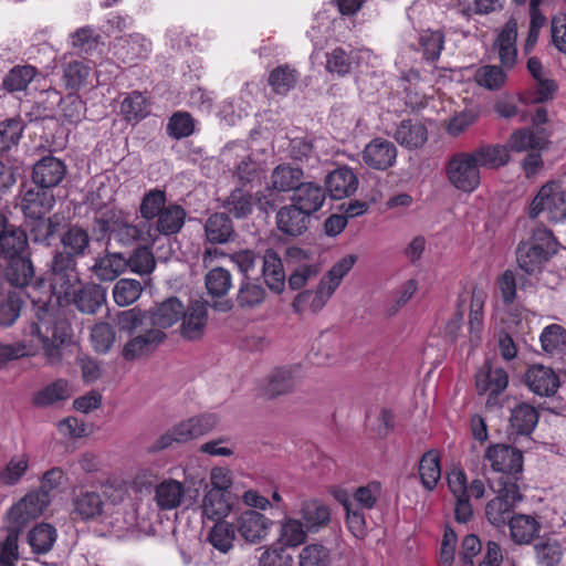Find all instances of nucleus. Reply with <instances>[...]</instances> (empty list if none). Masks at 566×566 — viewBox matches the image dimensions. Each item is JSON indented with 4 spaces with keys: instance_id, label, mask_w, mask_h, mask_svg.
Returning a JSON list of instances; mask_svg holds the SVG:
<instances>
[{
    "instance_id": "nucleus-1",
    "label": "nucleus",
    "mask_w": 566,
    "mask_h": 566,
    "mask_svg": "<svg viewBox=\"0 0 566 566\" xmlns=\"http://www.w3.org/2000/svg\"><path fill=\"white\" fill-rule=\"evenodd\" d=\"M28 335L31 337L29 340L0 343V367L11 360L35 356L40 350L43 352L48 365L55 366L62 361V346L70 337V328L65 321L56 319L48 311H43L39 322L30 326Z\"/></svg>"
},
{
    "instance_id": "nucleus-2",
    "label": "nucleus",
    "mask_w": 566,
    "mask_h": 566,
    "mask_svg": "<svg viewBox=\"0 0 566 566\" xmlns=\"http://www.w3.org/2000/svg\"><path fill=\"white\" fill-rule=\"evenodd\" d=\"M81 286L75 260L67 254H55L51 265L50 290L44 292L45 297H43L50 311L56 316L50 304L52 297L59 305L70 304Z\"/></svg>"
},
{
    "instance_id": "nucleus-3",
    "label": "nucleus",
    "mask_w": 566,
    "mask_h": 566,
    "mask_svg": "<svg viewBox=\"0 0 566 566\" xmlns=\"http://www.w3.org/2000/svg\"><path fill=\"white\" fill-rule=\"evenodd\" d=\"M521 500L522 494L516 481L510 476H501L496 486V496L485 507L489 522L494 526H502L506 521L510 522L512 510Z\"/></svg>"
},
{
    "instance_id": "nucleus-4",
    "label": "nucleus",
    "mask_w": 566,
    "mask_h": 566,
    "mask_svg": "<svg viewBox=\"0 0 566 566\" xmlns=\"http://www.w3.org/2000/svg\"><path fill=\"white\" fill-rule=\"evenodd\" d=\"M545 213L547 220L560 222L566 219V189L557 182L544 185L533 199L528 214L532 219Z\"/></svg>"
},
{
    "instance_id": "nucleus-5",
    "label": "nucleus",
    "mask_w": 566,
    "mask_h": 566,
    "mask_svg": "<svg viewBox=\"0 0 566 566\" xmlns=\"http://www.w3.org/2000/svg\"><path fill=\"white\" fill-rule=\"evenodd\" d=\"M446 177L452 187L462 192H473L481 182L480 169L470 153L465 151L448 159Z\"/></svg>"
},
{
    "instance_id": "nucleus-6",
    "label": "nucleus",
    "mask_w": 566,
    "mask_h": 566,
    "mask_svg": "<svg viewBox=\"0 0 566 566\" xmlns=\"http://www.w3.org/2000/svg\"><path fill=\"white\" fill-rule=\"evenodd\" d=\"M102 222L103 229L115 233L117 240L123 244H130L135 241L154 244L148 223L132 224L120 210H108Z\"/></svg>"
},
{
    "instance_id": "nucleus-7",
    "label": "nucleus",
    "mask_w": 566,
    "mask_h": 566,
    "mask_svg": "<svg viewBox=\"0 0 566 566\" xmlns=\"http://www.w3.org/2000/svg\"><path fill=\"white\" fill-rule=\"evenodd\" d=\"M33 274L34 272L31 261L29 259L19 258L11 262V266L7 275L13 285L27 286V295L31 298L32 303L36 307V322H39V316L43 311H48L56 319H60L50 311L46 305V300L42 298L40 295V290L45 287V284L43 282L30 284Z\"/></svg>"
},
{
    "instance_id": "nucleus-8",
    "label": "nucleus",
    "mask_w": 566,
    "mask_h": 566,
    "mask_svg": "<svg viewBox=\"0 0 566 566\" xmlns=\"http://www.w3.org/2000/svg\"><path fill=\"white\" fill-rule=\"evenodd\" d=\"M51 502L45 492H30L13 504L7 513L10 528L18 532L30 521L39 517Z\"/></svg>"
},
{
    "instance_id": "nucleus-9",
    "label": "nucleus",
    "mask_w": 566,
    "mask_h": 566,
    "mask_svg": "<svg viewBox=\"0 0 566 566\" xmlns=\"http://www.w3.org/2000/svg\"><path fill=\"white\" fill-rule=\"evenodd\" d=\"M234 526L244 542L259 544L269 536L273 521L260 511L248 509L237 516Z\"/></svg>"
},
{
    "instance_id": "nucleus-10",
    "label": "nucleus",
    "mask_w": 566,
    "mask_h": 566,
    "mask_svg": "<svg viewBox=\"0 0 566 566\" xmlns=\"http://www.w3.org/2000/svg\"><path fill=\"white\" fill-rule=\"evenodd\" d=\"M286 262L295 265L287 280L289 286L293 291L303 289L322 271L321 264L312 260L304 250L297 247H291L286 250Z\"/></svg>"
},
{
    "instance_id": "nucleus-11",
    "label": "nucleus",
    "mask_w": 566,
    "mask_h": 566,
    "mask_svg": "<svg viewBox=\"0 0 566 566\" xmlns=\"http://www.w3.org/2000/svg\"><path fill=\"white\" fill-rule=\"evenodd\" d=\"M361 158L369 168L386 170L395 165L397 148L392 142L376 137L365 146Z\"/></svg>"
},
{
    "instance_id": "nucleus-12",
    "label": "nucleus",
    "mask_w": 566,
    "mask_h": 566,
    "mask_svg": "<svg viewBox=\"0 0 566 566\" xmlns=\"http://www.w3.org/2000/svg\"><path fill=\"white\" fill-rule=\"evenodd\" d=\"M486 459L494 471L501 472L503 476L521 473L523 467L522 453L507 444H495L488 449ZM513 481L515 478L512 476Z\"/></svg>"
},
{
    "instance_id": "nucleus-13",
    "label": "nucleus",
    "mask_w": 566,
    "mask_h": 566,
    "mask_svg": "<svg viewBox=\"0 0 566 566\" xmlns=\"http://www.w3.org/2000/svg\"><path fill=\"white\" fill-rule=\"evenodd\" d=\"M150 52L151 42L139 33L120 36L113 44L114 55L123 63L147 59Z\"/></svg>"
},
{
    "instance_id": "nucleus-14",
    "label": "nucleus",
    "mask_w": 566,
    "mask_h": 566,
    "mask_svg": "<svg viewBox=\"0 0 566 566\" xmlns=\"http://www.w3.org/2000/svg\"><path fill=\"white\" fill-rule=\"evenodd\" d=\"M166 338L159 328H150L132 337L123 347L122 355L126 360H135L150 355Z\"/></svg>"
},
{
    "instance_id": "nucleus-15",
    "label": "nucleus",
    "mask_w": 566,
    "mask_h": 566,
    "mask_svg": "<svg viewBox=\"0 0 566 566\" xmlns=\"http://www.w3.org/2000/svg\"><path fill=\"white\" fill-rule=\"evenodd\" d=\"M186 211L175 203L168 205L156 218V221L148 223V228L155 243L159 235H171L178 233L185 224Z\"/></svg>"
},
{
    "instance_id": "nucleus-16",
    "label": "nucleus",
    "mask_w": 566,
    "mask_h": 566,
    "mask_svg": "<svg viewBox=\"0 0 566 566\" xmlns=\"http://www.w3.org/2000/svg\"><path fill=\"white\" fill-rule=\"evenodd\" d=\"M303 377L301 365H290L275 368L268 377L265 394L277 397L291 392Z\"/></svg>"
},
{
    "instance_id": "nucleus-17",
    "label": "nucleus",
    "mask_w": 566,
    "mask_h": 566,
    "mask_svg": "<svg viewBox=\"0 0 566 566\" xmlns=\"http://www.w3.org/2000/svg\"><path fill=\"white\" fill-rule=\"evenodd\" d=\"M448 485L455 499V518L458 522L467 523L473 513L468 495V482L463 471L454 469L448 474Z\"/></svg>"
},
{
    "instance_id": "nucleus-18",
    "label": "nucleus",
    "mask_w": 566,
    "mask_h": 566,
    "mask_svg": "<svg viewBox=\"0 0 566 566\" xmlns=\"http://www.w3.org/2000/svg\"><path fill=\"white\" fill-rule=\"evenodd\" d=\"M66 167L64 163L53 156L40 159L33 167L32 179L41 188L57 186L64 178Z\"/></svg>"
},
{
    "instance_id": "nucleus-19",
    "label": "nucleus",
    "mask_w": 566,
    "mask_h": 566,
    "mask_svg": "<svg viewBox=\"0 0 566 566\" xmlns=\"http://www.w3.org/2000/svg\"><path fill=\"white\" fill-rule=\"evenodd\" d=\"M517 38V22L515 19H510L495 41V49L504 69L511 70L514 67L517 59L516 49Z\"/></svg>"
},
{
    "instance_id": "nucleus-20",
    "label": "nucleus",
    "mask_w": 566,
    "mask_h": 566,
    "mask_svg": "<svg viewBox=\"0 0 566 566\" xmlns=\"http://www.w3.org/2000/svg\"><path fill=\"white\" fill-rule=\"evenodd\" d=\"M185 314V306L178 297L171 296L147 312L154 328H167L176 324Z\"/></svg>"
},
{
    "instance_id": "nucleus-21",
    "label": "nucleus",
    "mask_w": 566,
    "mask_h": 566,
    "mask_svg": "<svg viewBox=\"0 0 566 566\" xmlns=\"http://www.w3.org/2000/svg\"><path fill=\"white\" fill-rule=\"evenodd\" d=\"M262 276L271 292L275 294L283 293L286 275L281 258L272 249H268L263 254Z\"/></svg>"
},
{
    "instance_id": "nucleus-22",
    "label": "nucleus",
    "mask_w": 566,
    "mask_h": 566,
    "mask_svg": "<svg viewBox=\"0 0 566 566\" xmlns=\"http://www.w3.org/2000/svg\"><path fill=\"white\" fill-rule=\"evenodd\" d=\"M325 185L329 196L335 200H340L355 193L358 179L352 169L342 167L328 174Z\"/></svg>"
},
{
    "instance_id": "nucleus-23",
    "label": "nucleus",
    "mask_w": 566,
    "mask_h": 566,
    "mask_svg": "<svg viewBox=\"0 0 566 566\" xmlns=\"http://www.w3.org/2000/svg\"><path fill=\"white\" fill-rule=\"evenodd\" d=\"M525 380L534 394L543 397L553 396L559 386L558 377L553 369L542 365L530 367Z\"/></svg>"
},
{
    "instance_id": "nucleus-24",
    "label": "nucleus",
    "mask_w": 566,
    "mask_h": 566,
    "mask_svg": "<svg viewBox=\"0 0 566 566\" xmlns=\"http://www.w3.org/2000/svg\"><path fill=\"white\" fill-rule=\"evenodd\" d=\"M181 335L188 340L200 339L205 332L208 321L207 306L201 302L192 303L188 310L185 308V314L181 316Z\"/></svg>"
},
{
    "instance_id": "nucleus-25",
    "label": "nucleus",
    "mask_w": 566,
    "mask_h": 566,
    "mask_svg": "<svg viewBox=\"0 0 566 566\" xmlns=\"http://www.w3.org/2000/svg\"><path fill=\"white\" fill-rule=\"evenodd\" d=\"M186 494V486L175 479H165L155 486L154 500L157 506L164 511L179 507Z\"/></svg>"
},
{
    "instance_id": "nucleus-26",
    "label": "nucleus",
    "mask_w": 566,
    "mask_h": 566,
    "mask_svg": "<svg viewBox=\"0 0 566 566\" xmlns=\"http://www.w3.org/2000/svg\"><path fill=\"white\" fill-rule=\"evenodd\" d=\"M325 190L315 182H302L295 189L293 205L308 216L318 211L325 202Z\"/></svg>"
},
{
    "instance_id": "nucleus-27",
    "label": "nucleus",
    "mask_w": 566,
    "mask_h": 566,
    "mask_svg": "<svg viewBox=\"0 0 566 566\" xmlns=\"http://www.w3.org/2000/svg\"><path fill=\"white\" fill-rule=\"evenodd\" d=\"M307 533L300 518L285 515L279 521L276 544L287 548H296L306 542Z\"/></svg>"
},
{
    "instance_id": "nucleus-28",
    "label": "nucleus",
    "mask_w": 566,
    "mask_h": 566,
    "mask_svg": "<svg viewBox=\"0 0 566 566\" xmlns=\"http://www.w3.org/2000/svg\"><path fill=\"white\" fill-rule=\"evenodd\" d=\"M308 217L295 205L285 206L276 213V226L281 232L297 237L307 230Z\"/></svg>"
},
{
    "instance_id": "nucleus-29",
    "label": "nucleus",
    "mask_w": 566,
    "mask_h": 566,
    "mask_svg": "<svg viewBox=\"0 0 566 566\" xmlns=\"http://www.w3.org/2000/svg\"><path fill=\"white\" fill-rule=\"evenodd\" d=\"M333 296V293L319 281L315 290H304L300 292L292 302L295 313L319 312Z\"/></svg>"
},
{
    "instance_id": "nucleus-30",
    "label": "nucleus",
    "mask_w": 566,
    "mask_h": 566,
    "mask_svg": "<svg viewBox=\"0 0 566 566\" xmlns=\"http://www.w3.org/2000/svg\"><path fill=\"white\" fill-rule=\"evenodd\" d=\"M300 515L303 525L310 533L319 532L331 522L329 507L317 500H306L302 502Z\"/></svg>"
},
{
    "instance_id": "nucleus-31",
    "label": "nucleus",
    "mask_w": 566,
    "mask_h": 566,
    "mask_svg": "<svg viewBox=\"0 0 566 566\" xmlns=\"http://www.w3.org/2000/svg\"><path fill=\"white\" fill-rule=\"evenodd\" d=\"M218 423L212 415H202L185 420L172 429L176 434V442H186L211 431Z\"/></svg>"
},
{
    "instance_id": "nucleus-32",
    "label": "nucleus",
    "mask_w": 566,
    "mask_h": 566,
    "mask_svg": "<svg viewBox=\"0 0 566 566\" xmlns=\"http://www.w3.org/2000/svg\"><path fill=\"white\" fill-rule=\"evenodd\" d=\"M54 196L45 188L30 189L22 198L25 218L45 217L54 207Z\"/></svg>"
},
{
    "instance_id": "nucleus-33",
    "label": "nucleus",
    "mask_w": 566,
    "mask_h": 566,
    "mask_svg": "<svg viewBox=\"0 0 566 566\" xmlns=\"http://www.w3.org/2000/svg\"><path fill=\"white\" fill-rule=\"evenodd\" d=\"M232 510L231 494L206 490L201 511L202 516L212 521H223Z\"/></svg>"
},
{
    "instance_id": "nucleus-34",
    "label": "nucleus",
    "mask_w": 566,
    "mask_h": 566,
    "mask_svg": "<svg viewBox=\"0 0 566 566\" xmlns=\"http://www.w3.org/2000/svg\"><path fill=\"white\" fill-rule=\"evenodd\" d=\"M394 137L401 146L416 149L422 147L428 139V130L419 120H402L397 127Z\"/></svg>"
},
{
    "instance_id": "nucleus-35",
    "label": "nucleus",
    "mask_w": 566,
    "mask_h": 566,
    "mask_svg": "<svg viewBox=\"0 0 566 566\" xmlns=\"http://www.w3.org/2000/svg\"><path fill=\"white\" fill-rule=\"evenodd\" d=\"M509 385V376L502 368L481 369L476 374L475 386L480 395H490L495 397L503 392Z\"/></svg>"
},
{
    "instance_id": "nucleus-36",
    "label": "nucleus",
    "mask_w": 566,
    "mask_h": 566,
    "mask_svg": "<svg viewBox=\"0 0 566 566\" xmlns=\"http://www.w3.org/2000/svg\"><path fill=\"white\" fill-rule=\"evenodd\" d=\"M547 143V136L544 130L534 132L528 128H522L511 135L506 147L513 151L522 153L542 150L546 147Z\"/></svg>"
},
{
    "instance_id": "nucleus-37",
    "label": "nucleus",
    "mask_w": 566,
    "mask_h": 566,
    "mask_svg": "<svg viewBox=\"0 0 566 566\" xmlns=\"http://www.w3.org/2000/svg\"><path fill=\"white\" fill-rule=\"evenodd\" d=\"M478 168H499L510 160L509 148L504 145H483L469 151Z\"/></svg>"
},
{
    "instance_id": "nucleus-38",
    "label": "nucleus",
    "mask_w": 566,
    "mask_h": 566,
    "mask_svg": "<svg viewBox=\"0 0 566 566\" xmlns=\"http://www.w3.org/2000/svg\"><path fill=\"white\" fill-rule=\"evenodd\" d=\"M30 467V458L27 453L15 454L8 462L0 465V486L18 485Z\"/></svg>"
},
{
    "instance_id": "nucleus-39",
    "label": "nucleus",
    "mask_w": 566,
    "mask_h": 566,
    "mask_svg": "<svg viewBox=\"0 0 566 566\" xmlns=\"http://www.w3.org/2000/svg\"><path fill=\"white\" fill-rule=\"evenodd\" d=\"M510 533L517 544H528L538 535L541 525L534 516L518 514L510 518Z\"/></svg>"
},
{
    "instance_id": "nucleus-40",
    "label": "nucleus",
    "mask_w": 566,
    "mask_h": 566,
    "mask_svg": "<svg viewBox=\"0 0 566 566\" xmlns=\"http://www.w3.org/2000/svg\"><path fill=\"white\" fill-rule=\"evenodd\" d=\"M127 268L126 259L119 253H107L95 260L92 271L101 281H113Z\"/></svg>"
},
{
    "instance_id": "nucleus-41",
    "label": "nucleus",
    "mask_w": 566,
    "mask_h": 566,
    "mask_svg": "<svg viewBox=\"0 0 566 566\" xmlns=\"http://www.w3.org/2000/svg\"><path fill=\"white\" fill-rule=\"evenodd\" d=\"M63 251L55 254H67L71 259L75 260L76 256H82L86 253L90 247V235L86 230L72 226L61 239Z\"/></svg>"
},
{
    "instance_id": "nucleus-42",
    "label": "nucleus",
    "mask_w": 566,
    "mask_h": 566,
    "mask_svg": "<svg viewBox=\"0 0 566 566\" xmlns=\"http://www.w3.org/2000/svg\"><path fill=\"white\" fill-rule=\"evenodd\" d=\"M206 238L211 243H226L234 234L233 226L226 213H214L208 218L205 226Z\"/></svg>"
},
{
    "instance_id": "nucleus-43",
    "label": "nucleus",
    "mask_w": 566,
    "mask_h": 566,
    "mask_svg": "<svg viewBox=\"0 0 566 566\" xmlns=\"http://www.w3.org/2000/svg\"><path fill=\"white\" fill-rule=\"evenodd\" d=\"M303 171L291 165H279L271 174V184L279 192H289L301 185Z\"/></svg>"
},
{
    "instance_id": "nucleus-44",
    "label": "nucleus",
    "mask_w": 566,
    "mask_h": 566,
    "mask_svg": "<svg viewBox=\"0 0 566 566\" xmlns=\"http://www.w3.org/2000/svg\"><path fill=\"white\" fill-rule=\"evenodd\" d=\"M235 526L227 521H218L209 531L207 541L222 554L233 548L235 539Z\"/></svg>"
},
{
    "instance_id": "nucleus-45",
    "label": "nucleus",
    "mask_w": 566,
    "mask_h": 566,
    "mask_svg": "<svg viewBox=\"0 0 566 566\" xmlns=\"http://www.w3.org/2000/svg\"><path fill=\"white\" fill-rule=\"evenodd\" d=\"M28 247L27 233L14 227L10 226L8 231L0 238V253L6 258L15 260L19 259Z\"/></svg>"
},
{
    "instance_id": "nucleus-46",
    "label": "nucleus",
    "mask_w": 566,
    "mask_h": 566,
    "mask_svg": "<svg viewBox=\"0 0 566 566\" xmlns=\"http://www.w3.org/2000/svg\"><path fill=\"white\" fill-rule=\"evenodd\" d=\"M74 512L82 520L94 518L103 513L104 502L94 491H81L73 501Z\"/></svg>"
},
{
    "instance_id": "nucleus-47",
    "label": "nucleus",
    "mask_w": 566,
    "mask_h": 566,
    "mask_svg": "<svg viewBox=\"0 0 566 566\" xmlns=\"http://www.w3.org/2000/svg\"><path fill=\"white\" fill-rule=\"evenodd\" d=\"M510 422L517 433L530 434L538 422V412L528 403H520L512 410Z\"/></svg>"
},
{
    "instance_id": "nucleus-48",
    "label": "nucleus",
    "mask_w": 566,
    "mask_h": 566,
    "mask_svg": "<svg viewBox=\"0 0 566 566\" xmlns=\"http://www.w3.org/2000/svg\"><path fill=\"white\" fill-rule=\"evenodd\" d=\"M71 387L69 381L57 379L38 391L33 398V402L39 407H46L71 397Z\"/></svg>"
},
{
    "instance_id": "nucleus-49",
    "label": "nucleus",
    "mask_w": 566,
    "mask_h": 566,
    "mask_svg": "<svg viewBox=\"0 0 566 566\" xmlns=\"http://www.w3.org/2000/svg\"><path fill=\"white\" fill-rule=\"evenodd\" d=\"M105 301L104 291L97 285L81 286L75 297L71 303H74L77 308L87 314H94Z\"/></svg>"
},
{
    "instance_id": "nucleus-50",
    "label": "nucleus",
    "mask_w": 566,
    "mask_h": 566,
    "mask_svg": "<svg viewBox=\"0 0 566 566\" xmlns=\"http://www.w3.org/2000/svg\"><path fill=\"white\" fill-rule=\"evenodd\" d=\"M266 296L265 290L250 279H243L237 292V304L241 308H255L260 306Z\"/></svg>"
},
{
    "instance_id": "nucleus-51",
    "label": "nucleus",
    "mask_w": 566,
    "mask_h": 566,
    "mask_svg": "<svg viewBox=\"0 0 566 566\" xmlns=\"http://www.w3.org/2000/svg\"><path fill=\"white\" fill-rule=\"evenodd\" d=\"M419 475L427 490H433L441 478L440 457L438 452H426L419 463Z\"/></svg>"
},
{
    "instance_id": "nucleus-52",
    "label": "nucleus",
    "mask_w": 566,
    "mask_h": 566,
    "mask_svg": "<svg viewBox=\"0 0 566 566\" xmlns=\"http://www.w3.org/2000/svg\"><path fill=\"white\" fill-rule=\"evenodd\" d=\"M357 261L354 254L339 259L319 280L333 294L340 285L343 279L350 272Z\"/></svg>"
},
{
    "instance_id": "nucleus-53",
    "label": "nucleus",
    "mask_w": 566,
    "mask_h": 566,
    "mask_svg": "<svg viewBox=\"0 0 566 566\" xmlns=\"http://www.w3.org/2000/svg\"><path fill=\"white\" fill-rule=\"evenodd\" d=\"M205 284L209 295L221 297L232 287V275L229 270L217 266L206 274Z\"/></svg>"
},
{
    "instance_id": "nucleus-54",
    "label": "nucleus",
    "mask_w": 566,
    "mask_h": 566,
    "mask_svg": "<svg viewBox=\"0 0 566 566\" xmlns=\"http://www.w3.org/2000/svg\"><path fill=\"white\" fill-rule=\"evenodd\" d=\"M516 255L518 266L527 274L539 272L543 264L549 259L536 248H532L524 242L518 244Z\"/></svg>"
},
{
    "instance_id": "nucleus-55",
    "label": "nucleus",
    "mask_w": 566,
    "mask_h": 566,
    "mask_svg": "<svg viewBox=\"0 0 566 566\" xmlns=\"http://www.w3.org/2000/svg\"><path fill=\"white\" fill-rule=\"evenodd\" d=\"M56 536V530L52 525L41 523L30 531L29 543L35 553L42 554L53 547Z\"/></svg>"
},
{
    "instance_id": "nucleus-56",
    "label": "nucleus",
    "mask_w": 566,
    "mask_h": 566,
    "mask_svg": "<svg viewBox=\"0 0 566 566\" xmlns=\"http://www.w3.org/2000/svg\"><path fill=\"white\" fill-rule=\"evenodd\" d=\"M166 193L159 189H153L146 192L139 206L140 217L144 222L150 223L167 207Z\"/></svg>"
},
{
    "instance_id": "nucleus-57",
    "label": "nucleus",
    "mask_w": 566,
    "mask_h": 566,
    "mask_svg": "<svg viewBox=\"0 0 566 566\" xmlns=\"http://www.w3.org/2000/svg\"><path fill=\"white\" fill-rule=\"evenodd\" d=\"M143 292L140 282L134 279H120L113 287V298L119 306H128L137 301Z\"/></svg>"
},
{
    "instance_id": "nucleus-58",
    "label": "nucleus",
    "mask_w": 566,
    "mask_h": 566,
    "mask_svg": "<svg viewBox=\"0 0 566 566\" xmlns=\"http://www.w3.org/2000/svg\"><path fill=\"white\" fill-rule=\"evenodd\" d=\"M507 75L501 66L483 65L474 73V81L482 87L496 91L504 86Z\"/></svg>"
},
{
    "instance_id": "nucleus-59",
    "label": "nucleus",
    "mask_w": 566,
    "mask_h": 566,
    "mask_svg": "<svg viewBox=\"0 0 566 566\" xmlns=\"http://www.w3.org/2000/svg\"><path fill=\"white\" fill-rule=\"evenodd\" d=\"M38 71L32 65L14 66L3 80V86L9 92L23 91L35 77Z\"/></svg>"
},
{
    "instance_id": "nucleus-60",
    "label": "nucleus",
    "mask_w": 566,
    "mask_h": 566,
    "mask_svg": "<svg viewBox=\"0 0 566 566\" xmlns=\"http://www.w3.org/2000/svg\"><path fill=\"white\" fill-rule=\"evenodd\" d=\"M61 117L69 124H77L85 118L86 106L75 94H69L60 102Z\"/></svg>"
},
{
    "instance_id": "nucleus-61",
    "label": "nucleus",
    "mask_w": 566,
    "mask_h": 566,
    "mask_svg": "<svg viewBox=\"0 0 566 566\" xmlns=\"http://www.w3.org/2000/svg\"><path fill=\"white\" fill-rule=\"evenodd\" d=\"M115 331L108 323H97L91 329V343L98 354L108 353L115 343Z\"/></svg>"
},
{
    "instance_id": "nucleus-62",
    "label": "nucleus",
    "mask_w": 566,
    "mask_h": 566,
    "mask_svg": "<svg viewBox=\"0 0 566 566\" xmlns=\"http://www.w3.org/2000/svg\"><path fill=\"white\" fill-rule=\"evenodd\" d=\"M479 112L475 107H468L454 113L448 120L446 130L448 135L458 137L467 132L478 119Z\"/></svg>"
},
{
    "instance_id": "nucleus-63",
    "label": "nucleus",
    "mask_w": 566,
    "mask_h": 566,
    "mask_svg": "<svg viewBox=\"0 0 566 566\" xmlns=\"http://www.w3.org/2000/svg\"><path fill=\"white\" fill-rule=\"evenodd\" d=\"M91 67L83 61L73 60L63 66V81L66 87L77 90L82 87L88 75Z\"/></svg>"
},
{
    "instance_id": "nucleus-64",
    "label": "nucleus",
    "mask_w": 566,
    "mask_h": 566,
    "mask_svg": "<svg viewBox=\"0 0 566 566\" xmlns=\"http://www.w3.org/2000/svg\"><path fill=\"white\" fill-rule=\"evenodd\" d=\"M542 348L546 353L566 349V329L558 324L546 326L539 337Z\"/></svg>"
}]
</instances>
